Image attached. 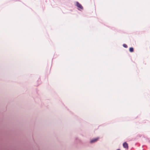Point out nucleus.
I'll list each match as a JSON object with an SVG mask.
<instances>
[{"mask_svg":"<svg viewBox=\"0 0 150 150\" xmlns=\"http://www.w3.org/2000/svg\"><path fill=\"white\" fill-rule=\"evenodd\" d=\"M123 46L124 47H125V48H127V45H126V44H123Z\"/></svg>","mask_w":150,"mask_h":150,"instance_id":"nucleus-5","label":"nucleus"},{"mask_svg":"<svg viewBox=\"0 0 150 150\" xmlns=\"http://www.w3.org/2000/svg\"><path fill=\"white\" fill-rule=\"evenodd\" d=\"M129 51L130 52H132L134 51V49L133 47H130L129 49Z\"/></svg>","mask_w":150,"mask_h":150,"instance_id":"nucleus-4","label":"nucleus"},{"mask_svg":"<svg viewBox=\"0 0 150 150\" xmlns=\"http://www.w3.org/2000/svg\"><path fill=\"white\" fill-rule=\"evenodd\" d=\"M98 139H99L98 138H94V139H92L91 141L90 142H91V143H93L96 142V141H97L98 140Z\"/></svg>","mask_w":150,"mask_h":150,"instance_id":"nucleus-3","label":"nucleus"},{"mask_svg":"<svg viewBox=\"0 0 150 150\" xmlns=\"http://www.w3.org/2000/svg\"><path fill=\"white\" fill-rule=\"evenodd\" d=\"M76 6L79 9H83V8L81 5L78 2H76Z\"/></svg>","mask_w":150,"mask_h":150,"instance_id":"nucleus-1","label":"nucleus"},{"mask_svg":"<svg viewBox=\"0 0 150 150\" xmlns=\"http://www.w3.org/2000/svg\"><path fill=\"white\" fill-rule=\"evenodd\" d=\"M123 146L125 148L128 149V144L126 142H124L123 144Z\"/></svg>","mask_w":150,"mask_h":150,"instance_id":"nucleus-2","label":"nucleus"},{"mask_svg":"<svg viewBox=\"0 0 150 150\" xmlns=\"http://www.w3.org/2000/svg\"><path fill=\"white\" fill-rule=\"evenodd\" d=\"M117 150H120V149H117Z\"/></svg>","mask_w":150,"mask_h":150,"instance_id":"nucleus-6","label":"nucleus"}]
</instances>
